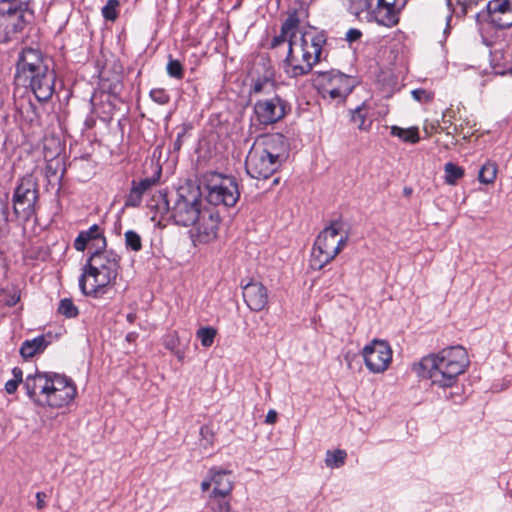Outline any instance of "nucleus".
I'll use <instances>...</instances> for the list:
<instances>
[{"mask_svg":"<svg viewBox=\"0 0 512 512\" xmlns=\"http://www.w3.org/2000/svg\"><path fill=\"white\" fill-rule=\"evenodd\" d=\"M167 73L169 76L181 79L184 75L183 67L180 61L175 59H170L167 64Z\"/></svg>","mask_w":512,"mask_h":512,"instance_id":"e433bc0d","label":"nucleus"},{"mask_svg":"<svg viewBox=\"0 0 512 512\" xmlns=\"http://www.w3.org/2000/svg\"><path fill=\"white\" fill-rule=\"evenodd\" d=\"M412 97L421 103H428L432 101L434 95L432 92H428L425 89H414L412 92Z\"/></svg>","mask_w":512,"mask_h":512,"instance_id":"4c0bfd02","label":"nucleus"},{"mask_svg":"<svg viewBox=\"0 0 512 512\" xmlns=\"http://www.w3.org/2000/svg\"><path fill=\"white\" fill-rule=\"evenodd\" d=\"M15 80L29 87L41 102L49 100L53 95L55 73L44 62L39 49L32 47L22 49L16 63Z\"/></svg>","mask_w":512,"mask_h":512,"instance_id":"20e7f679","label":"nucleus"},{"mask_svg":"<svg viewBox=\"0 0 512 512\" xmlns=\"http://www.w3.org/2000/svg\"><path fill=\"white\" fill-rule=\"evenodd\" d=\"M46 497H47V495L44 492L36 493V499H37L36 506L38 509H43L46 506V502H45Z\"/></svg>","mask_w":512,"mask_h":512,"instance_id":"c03bdc74","label":"nucleus"},{"mask_svg":"<svg viewBox=\"0 0 512 512\" xmlns=\"http://www.w3.org/2000/svg\"><path fill=\"white\" fill-rule=\"evenodd\" d=\"M150 96H151V98H152L155 102H157V103H159V104H165V103H167V102H168V100H169L168 95H167L163 90H160V89H158V90H152V91L150 92Z\"/></svg>","mask_w":512,"mask_h":512,"instance_id":"ea45409f","label":"nucleus"},{"mask_svg":"<svg viewBox=\"0 0 512 512\" xmlns=\"http://www.w3.org/2000/svg\"><path fill=\"white\" fill-rule=\"evenodd\" d=\"M166 347H167V348H169V349H171V350H173V349H174V347H175V340H174V339H171V340L167 341V343H166Z\"/></svg>","mask_w":512,"mask_h":512,"instance_id":"3c124183","label":"nucleus"},{"mask_svg":"<svg viewBox=\"0 0 512 512\" xmlns=\"http://www.w3.org/2000/svg\"><path fill=\"white\" fill-rule=\"evenodd\" d=\"M481 40L482 42L487 45V46H491V41L488 40V38L484 35V34H481Z\"/></svg>","mask_w":512,"mask_h":512,"instance_id":"603ef678","label":"nucleus"},{"mask_svg":"<svg viewBox=\"0 0 512 512\" xmlns=\"http://www.w3.org/2000/svg\"><path fill=\"white\" fill-rule=\"evenodd\" d=\"M391 135L400 138L403 142L415 144L419 142V130L417 127L401 128L398 126L391 127Z\"/></svg>","mask_w":512,"mask_h":512,"instance_id":"b1692460","label":"nucleus"},{"mask_svg":"<svg viewBox=\"0 0 512 512\" xmlns=\"http://www.w3.org/2000/svg\"><path fill=\"white\" fill-rule=\"evenodd\" d=\"M497 166L494 163H486L479 171L478 179L481 183L491 184L496 179Z\"/></svg>","mask_w":512,"mask_h":512,"instance_id":"c85d7f7f","label":"nucleus"},{"mask_svg":"<svg viewBox=\"0 0 512 512\" xmlns=\"http://www.w3.org/2000/svg\"><path fill=\"white\" fill-rule=\"evenodd\" d=\"M216 334L217 330L213 327H201L198 329L196 336L203 347H210L214 342Z\"/></svg>","mask_w":512,"mask_h":512,"instance_id":"7c9ffc66","label":"nucleus"},{"mask_svg":"<svg viewBox=\"0 0 512 512\" xmlns=\"http://www.w3.org/2000/svg\"><path fill=\"white\" fill-rule=\"evenodd\" d=\"M512 0H490L486 4L488 18L490 23L494 24L495 19L500 17L504 11L511 9Z\"/></svg>","mask_w":512,"mask_h":512,"instance_id":"5701e85b","label":"nucleus"},{"mask_svg":"<svg viewBox=\"0 0 512 512\" xmlns=\"http://www.w3.org/2000/svg\"><path fill=\"white\" fill-rule=\"evenodd\" d=\"M29 5V1L0 0V29L3 32L30 30L35 16Z\"/></svg>","mask_w":512,"mask_h":512,"instance_id":"6e6552de","label":"nucleus"},{"mask_svg":"<svg viewBox=\"0 0 512 512\" xmlns=\"http://www.w3.org/2000/svg\"><path fill=\"white\" fill-rule=\"evenodd\" d=\"M404 193L406 195H410L412 193V189L411 188H404Z\"/></svg>","mask_w":512,"mask_h":512,"instance_id":"bf43d9fd","label":"nucleus"},{"mask_svg":"<svg viewBox=\"0 0 512 512\" xmlns=\"http://www.w3.org/2000/svg\"><path fill=\"white\" fill-rule=\"evenodd\" d=\"M280 166L281 164L277 160H274L254 145L250 149L245 161L248 175L255 179H268Z\"/></svg>","mask_w":512,"mask_h":512,"instance_id":"4468645a","label":"nucleus"},{"mask_svg":"<svg viewBox=\"0 0 512 512\" xmlns=\"http://www.w3.org/2000/svg\"><path fill=\"white\" fill-rule=\"evenodd\" d=\"M120 269V257L112 250L96 249L82 268L79 287L85 296L95 299H112L115 282Z\"/></svg>","mask_w":512,"mask_h":512,"instance_id":"f257e3e1","label":"nucleus"},{"mask_svg":"<svg viewBox=\"0 0 512 512\" xmlns=\"http://www.w3.org/2000/svg\"><path fill=\"white\" fill-rule=\"evenodd\" d=\"M362 34H346V41L349 43H352L354 41H357Z\"/></svg>","mask_w":512,"mask_h":512,"instance_id":"09e8293b","label":"nucleus"},{"mask_svg":"<svg viewBox=\"0 0 512 512\" xmlns=\"http://www.w3.org/2000/svg\"><path fill=\"white\" fill-rule=\"evenodd\" d=\"M498 29H507L512 26V6L495 19L493 24Z\"/></svg>","mask_w":512,"mask_h":512,"instance_id":"c9c22d12","label":"nucleus"},{"mask_svg":"<svg viewBox=\"0 0 512 512\" xmlns=\"http://www.w3.org/2000/svg\"><path fill=\"white\" fill-rule=\"evenodd\" d=\"M485 0H457L458 4L463 7V10L467 12L468 9H472L473 7L478 6L480 3Z\"/></svg>","mask_w":512,"mask_h":512,"instance_id":"a19ab883","label":"nucleus"},{"mask_svg":"<svg viewBox=\"0 0 512 512\" xmlns=\"http://www.w3.org/2000/svg\"><path fill=\"white\" fill-rule=\"evenodd\" d=\"M343 226L341 220H334L317 236L310 260L314 270H320L330 263L347 245L348 233L341 234Z\"/></svg>","mask_w":512,"mask_h":512,"instance_id":"423d86ee","label":"nucleus"},{"mask_svg":"<svg viewBox=\"0 0 512 512\" xmlns=\"http://www.w3.org/2000/svg\"><path fill=\"white\" fill-rule=\"evenodd\" d=\"M290 34L289 49L285 59V72L290 77H299L308 74L315 63L320 60L322 44L326 42L325 34H315L308 42L306 36Z\"/></svg>","mask_w":512,"mask_h":512,"instance_id":"39448f33","label":"nucleus"},{"mask_svg":"<svg viewBox=\"0 0 512 512\" xmlns=\"http://www.w3.org/2000/svg\"><path fill=\"white\" fill-rule=\"evenodd\" d=\"M20 385L19 382H17L16 380L14 379H11L9 381L6 382L5 384V391L8 393V394H13L16 392L18 386Z\"/></svg>","mask_w":512,"mask_h":512,"instance_id":"37998d69","label":"nucleus"},{"mask_svg":"<svg viewBox=\"0 0 512 512\" xmlns=\"http://www.w3.org/2000/svg\"><path fill=\"white\" fill-rule=\"evenodd\" d=\"M287 36H288V34H278V35H276L273 38L272 42H271V47L272 48H276V47H278V46H280V45H282V44H284L286 42L289 43V38H287Z\"/></svg>","mask_w":512,"mask_h":512,"instance_id":"79ce46f5","label":"nucleus"},{"mask_svg":"<svg viewBox=\"0 0 512 512\" xmlns=\"http://www.w3.org/2000/svg\"><path fill=\"white\" fill-rule=\"evenodd\" d=\"M491 74H493L494 76H497V75H504L505 72L504 71H496L495 68H492ZM488 75H490V73Z\"/></svg>","mask_w":512,"mask_h":512,"instance_id":"864d4df0","label":"nucleus"},{"mask_svg":"<svg viewBox=\"0 0 512 512\" xmlns=\"http://www.w3.org/2000/svg\"><path fill=\"white\" fill-rule=\"evenodd\" d=\"M8 40H9L8 34H6V33L0 34V42H7Z\"/></svg>","mask_w":512,"mask_h":512,"instance_id":"6e6d98bb","label":"nucleus"},{"mask_svg":"<svg viewBox=\"0 0 512 512\" xmlns=\"http://www.w3.org/2000/svg\"><path fill=\"white\" fill-rule=\"evenodd\" d=\"M277 420V412L275 410H269L265 422L267 424H274Z\"/></svg>","mask_w":512,"mask_h":512,"instance_id":"de8ad7c7","label":"nucleus"},{"mask_svg":"<svg viewBox=\"0 0 512 512\" xmlns=\"http://www.w3.org/2000/svg\"><path fill=\"white\" fill-rule=\"evenodd\" d=\"M207 200L212 205H224L226 207L234 206L240 197L238 183L232 176H224L214 173L208 180Z\"/></svg>","mask_w":512,"mask_h":512,"instance_id":"9d476101","label":"nucleus"},{"mask_svg":"<svg viewBox=\"0 0 512 512\" xmlns=\"http://www.w3.org/2000/svg\"><path fill=\"white\" fill-rule=\"evenodd\" d=\"M84 234H87V237L90 239V242H94V246L96 249H104L106 246V239L102 234L100 227L97 224L92 225L88 230L82 231Z\"/></svg>","mask_w":512,"mask_h":512,"instance_id":"cd10ccee","label":"nucleus"},{"mask_svg":"<svg viewBox=\"0 0 512 512\" xmlns=\"http://www.w3.org/2000/svg\"><path fill=\"white\" fill-rule=\"evenodd\" d=\"M135 337H136V333L131 332V333H128V334H127L126 339H127L128 341H133V340L135 339Z\"/></svg>","mask_w":512,"mask_h":512,"instance_id":"5fc2aeb1","label":"nucleus"},{"mask_svg":"<svg viewBox=\"0 0 512 512\" xmlns=\"http://www.w3.org/2000/svg\"><path fill=\"white\" fill-rule=\"evenodd\" d=\"M318 81L324 97L328 95L330 99L338 101L345 100L356 85L355 78L337 70L318 72Z\"/></svg>","mask_w":512,"mask_h":512,"instance_id":"9b49d317","label":"nucleus"},{"mask_svg":"<svg viewBox=\"0 0 512 512\" xmlns=\"http://www.w3.org/2000/svg\"><path fill=\"white\" fill-rule=\"evenodd\" d=\"M254 111L261 124L269 125L281 120L290 111V106L285 100L275 96L271 99L257 101Z\"/></svg>","mask_w":512,"mask_h":512,"instance_id":"2eb2a0df","label":"nucleus"},{"mask_svg":"<svg viewBox=\"0 0 512 512\" xmlns=\"http://www.w3.org/2000/svg\"><path fill=\"white\" fill-rule=\"evenodd\" d=\"M365 109L361 106L357 107L351 114L352 122L360 129V130H368L371 122L367 123Z\"/></svg>","mask_w":512,"mask_h":512,"instance_id":"2f4dec72","label":"nucleus"},{"mask_svg":"<svg viewBox=\"0 0 512 512\" xmlns=\"http://www.w3.org/2000/svg\"><path fill=\"white\" fill-rule=\"evenodd\" d=\"M444 172L445 182L449 185H455L464 176V169L452 162L445 164Z\"/></svg>","mask_w":512,"mask_h":512,"instance_id":"393cba45","label":"nucleus"},{"mask_svg":"<svg viewBox=\"0 0 512 512\" xmlns=\"http://www.w3.org/2000/svg\"><path fill=\"white\" fill-rule=\"evenodd\" d=\"M39 198L38 185L32 176L23 177L14 189L13 213L21 223L28 222L36 215Z\"/></svg>","mask_w":512,"mask_h":512,"instance_id":"1a4fd4ad","label":"nucleus"},{"mask_svg":"<svg viewBox=\"0 0 512 512\" xmlns=\"http://www.w3.org/2000/svg\"><path fill=\"white\" fill-rule=\"evenodd\" d=\"M253 145L277 160L279 164H282L286 158L287 142L286 138L280 133L262 135L256 139Z\"/></svg>","mask_w":512,"mask_h":512,"instance_id":"f3484780","label":"nucleus"},{"mask_svg":"<svg viewBox=\"0 0 512 512\" xmlns=\"http://www.w3.org/2000/svg\"><path fill=\"white\" fill-rule=\"evenodd\" d=\"M119 0H108L102 8V15L106 20L114 21L117 16V8L119 7Z\"/></svg>","mask_w":512,"mask_h":512,"instance_id":"72a5a7b5","label":"nucleus"},{"mask_svg":"<svg viewBox=\"0 0 512 512\" xmlns=\"http://www.w3.org/2000/svg\"><path fill=\"white\" fill-rule=\"evenodd\" d=\"M212 483H213V482L211 481V478H210L209 480H204V481L201 483V489H202V491H204V492H205V491L209 490V488H210V486H211V484H212Z\"/></svg>","mask_w":512,"mask_h":512,"instance_id":"8fccbe9b","label":"nucleus"},{"mask_svg":"<svg viewBox=\"0 0 512 512\" xmlns=\"http://www.w3.org/2000/svg\"><path fill=\"white\" fill-rule=\"evenodd\" d=\"M124 236L125 245L128 249L134 252H138L142 249V239L137 232L133 230H128Z\"/></svg>","mask_w":512,"mask_h":512,"instance_id":"473e14b6","label":"nucleus"},{"mask_svg":"<svg viewBox=\"0 0 512 512\" xmlns=\"http://www.w3.org/2000/svg\"><path fill=\"white\" fill-rule=\"evenodd\" d=\"M171 202V194L168 195L165 191H158L149 200L148 207L150 210L155 211L156 215H159L161 218L164 216L169 217L172 206Z\"/></svg>","mask_w":512,"mask_h":512,"instance_id":"412c9836","label":"nucleus"},{"mask_svg":"<svg viewBox=\"0 0 512 512\" xmlns=\"http://www.w3.org/2000/svg\"><path fill=\"white\" fill-rule=\"evenodd\" d=\"M469 365L468 354L462 346H451L437 354L423 357L413 365V371L422 378L431 380L433 385L443 388L453 387L459 375Z\"/></svg>","mask_w":512,"mask_h":512,"instance_id":"f03ea898","label":"nucleus"},{"mask_svg":"<svg viewBox=\"0 0 512 512\" xmlns=\"http://www.w3.org/2000/svg\"><path fill=\"white\" fill-rule=\"evenodd\" d=\"M451 18H452V16H451V15H449V16L447 17V26H446V28H445V29H444V31H443L444 33H447V32H448V30L451 28V27H450V25H449V21L451 20Z\"/></svg>","mask_w":512,"mask_h":512,"instance_id":"13d9d810","label":"nucleus"},{"mask_svg":"<svg viewBox=\"0 0 512 512\" xmlns=\"http://www.w3.org/2000/svg\"><path fill=\"white\" fill-rule=\"evenodd\" d=\"M24 389L36 404L52 408L68 405L77 392L70 378L53 372H36L27 375Z\"/></svg>","mask_w":512,"mask_h":512,"instance_id":"7ed1b4c3","label":"nucleus"},{"mask_svg":"<svg viewBox=\"0 0 512 512\" xmlns=\"http://www.w3.org/2000/svg\"><path fill=\"white\" fill-rule=\"evenodd\" d=\"M135 318H136V315H135V314H133V313H129V314L127 315V320H128L129 322H131V323L135 320Z\"/></svg>","mask_w":512,"mask_h":512,"instance_id":"4d7b16f0","label":"nucleus"},{"mask_svg":"<svg viewBox=\"0 0 512 512\" xmlns=\"http://www.w3.org/2000/svg\"><path fill=\"white\" fill-rule=\"evenodd\" d=\"M395 3L396 0H354V5L360 9V12H366L367 18L388 28L399 21V12Z\"/></svg>","mask_w":512,"mask_h":512,"instance_id":"f8f14e48","label":"nucleus"},{"mask_svg":"<svg viewBox=\"0 0 512 512\" xmlns=\"http://www.w3.org/2000/svg\"><path fill=\"white\" fill-rule=\"evenodd\" d=\"M243 298L252 311L259 312L268 304V291L261 282L250 281L243 286Z\"/></svg>","mask_w":512,"mask_h":512,"instance_id":"a211bd4d","label":"nucleus"},{"mask_svg":"<svg viewBox=\"0 0 512 512\" xmlns=\"http://www.w3.org/2000/svg\"><path fill=\"white\" fill-rule=\"evenodd\" d=\"M177 357L179 360H182L183 359V354L180 353V352H177Z\"/></svg>","mask_w":512,"mask_h":512,"instance_id":"680f3d73","label":"nucleus"},{"mask_svg":"<svg viewBox=\"0 0 512 512\" xmlns=\"http://www.w3.org/2000/svg\"><path fill=\"white\" fill-rule=\"evenodd\" d=\"M157 182L156 178H145L140 181H132V187L125 199L126 207H137L142 201L143 194Z\"/></svg>","mask_w":512,"mask_h":512,"instance_id":"aec40b11","label":"nucleus"},{"mask_svg":"<svg viewBox=\"0 0 512 512\" xmlns=\"http://www.w3.org/2000/svg\"><path fill=\"white\" fill-rule=\"evenodd\" d=\"M347 453L344 450L337 449L334 451L328 450L326 452L325 464L330 468H339L345 464Z\"/></svg>","mask_w":512,"mask_h":512,"instance_id":"a878e982","label":"nucleus"},{"mask_svg":"<svg viewBox=\"0 0 512 512\" xmlns=\"http://www.w3.org/2000/svg\"><path fill=\"white\" fill-rule=\"evenodd\" d=\"M201 445L204 448L211 447L214 443V431L211 426L203 425L200 429Z\"/></svg>","mask_w":512,"mask_h":512,"instance_id":"f704fd0d","label":"nucleus"},{"mask_svg":"<svg viewBox=\"0 0 512 512\" xmlns=\"http://www.w3.org/2000/svg\"><path fill=\"white\" fill-rule=\"evenodd\" d=\"M366 367L373 373L387 370L392 360V350L387 341L374 339L362 350Z\"/></svg>","mask_w":512,"mask_h":512,"instance_id":"ddd939ff","label":"nucleus"},{"mask_svg":"<svg viewBox=\"0 0 512 512\" xmlns=\"http://www.w3.org/2000/svg\"><path fill=\"white\" fill-rule=\"evenodd\" d=\"M347 32L354 33V32H360V31L358 29H355V28H350Z\"/></svg>","mask_w":512,"mask_h":512,"instance_id":"052dcab7","label":"nucleus"},{"mask_svg":"<svg viewBox=\"0 0 512 512\" xmlns=\"http://www.w3.org/2000/svg\"><path fill=\"white\" fill-rule=\"evenodd\" d=\"M46 345L47 343L44 336H38L32 340H26L21 345L20 354L25 359L31 358L44 351Z\"/></svg>","mask_w":512,"mask_h":512,"instance_id":"4be33fe9","label":"nucleus"},{"mask_svg":"<svg viewBox=\"0 0 512 512\" xmlns=\"http://www.w3.org/2000/svg\"><path fill=\"white\" fill-rule=\"evenodd\" d=\"M185 132L182 131L181 133H178L176 140L173 142V150L179 151L182 147V138L184 137Z\"/></svg>","mask_w":512,"mask_h":512,"instance_id":"49530a36","label":"nucleus"},{"mask_svg":"<svg viewBox=\"0 0 512 512\" xmlns=\"http://www.w3.org/2000/svg\"><path fill=\"white\" fill-rule=\"evenodd\" d=\"M172 206L169 218L174 223L189 227L194 225L200 217L201 210V191L194 186H181L179 189L171 193Z\"/></svg>","mask_w":512,"mask_h":512,"instance_id":"0eeeda50","label":"nucleus"},{"mask_svg":"<svg viewBox=\"0 0 512 512\" xmlns=\"http://www.w3.org/2000/svg\"><path fill=\"white\" fill-rule=\"evenodd\" d=\"M273 76L274 72L271 69H267L264 76L262 78H257L254 80L251 91L254 93H262L267 88L273 87Z\"/></svg>","mask_w":512,"mask_h":512,"instance_id":"bb28decb","label":"nucleus"},{"mask_svg":"<svg viewBox=\"0 0 512 512\" xmlns=\"http://www.w3.org/2000/svg\"><path fill=\"white\" fill-rule=\"evenodd\" d=\"M13 379L24 385L23 372L19 367H14L12 370Z\"/></svg>","mask_w":512,"mask_h":512,"instance_id":"a18cd8bd","label":"nucleus"},{"mask_svg":"<svg viewBox=\"0 0 512 512\" xmlns=\"http://www.w3.org/2000/svg\"><path fill=\"white\" fill-rule=\"evenodd\" d=\"M220 215L214 210H203L195 225L192 239L196 243H209L217 238Z\"/></svg>","mask_w":512,"mask_h":512,"instance_id":"dca6fc26","label":"nucleus"},{"mask_svg":"<svg viewBox=\"0 0 512 512\" xmlns=\"http://www.w3.org/2000/svg\"><path fill=\"white\" fill-rule=\"evenodd\" d=\"M89 242H90V239L87 237V234H84L81 231L74 241V247L77 251H84Z\"/></svg>","mask_w":512,"mask_h":512,"instance_id":"58836bf2","label":"nucleus"},{"mask_svg":"<svg viewBox=\"0 0 512 512\" xmlns=\"http://www.w3.org/2000/svg\"><path fill=\"white\" fill-rule=\"evenodd\" d=\"M57 311L66 318H75L79 314L77 306L70 298L61 299Z\"/></svg>","mask_w":512,"mask_h":512,"instance_id":"c756f323","label":"nucleus"},{"mask_svg":"<svg viewBox=\"0 0 512 512\" xmlns=\"http://www.w3.org/2000/svg\"><path fill=\"white\" fill-rule=\"evenodd\" d=\"M308 18V7L303 1H296L287 11V18L282 23L280 32L298 29L301 22Z\"/></svg>","mask_w":512,"mask_h":512,"instance_id":"6ab92c4d","label":"nucleus"}]
</instances>
